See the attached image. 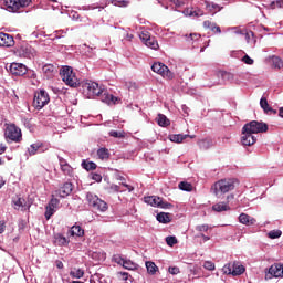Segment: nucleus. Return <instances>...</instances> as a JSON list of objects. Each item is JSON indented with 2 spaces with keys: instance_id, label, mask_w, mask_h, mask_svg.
<instances>
[{
  "instance_id": "obj_27",
  "label": "nucleus",
  "mask_w": 283,
  "mask_h": 283,
  "mask_svg": "<svg viewBox=\"0 0 283 283\" xmlns=\"http://www.w3.org/2000/svg\"><path fill=\"white\" fill-rule=\"evenodd\" d=\"M157 220L161 224H169V222H171V213H169V212H160V213L157 214Z\"/></svg>"
},
{
  "instance_id": "obj_6",
  "label": "nucleus",
  "mask_w": 283,
  "mask_h": 283,
  "mask_svg": "<svg viewBox=\"0 0 283 283\" xmlns=\"http://www.w3.org/2000/svg\"><path fill=\"white\" fill-rule=\"evenodd\" d=\"M14 54L20 59H34V56H36V51L30 44L22 42L14 51Z\"/></svg>"
},
{
  "instance_id": "obj_44",
  "label": "nucleus",
  "mask_w": 283,
  "mask_h": 283,
  "mask_svg": "<svg viewBox=\"0 0 283 283\" xmlns=\"http://www.w3.org/2000/svg\"><path fill=\"white\" fill-rule=\"evenodd\" d=\"M270 240H277V238L282 237V232L280 230H272L268 233Z\"/></svg>"
},
{
  "instance_id": "obj_37",
  "label": "nucleus",
  "mask_w": 283,
  "mask_h": 283,
  "mask_svg": "<svg viewBox=\"0 0 283 283\" xmlns=\"http://www.w3.org/2000/svg\"><path fill=\"white\" fill-rule=\"evenodd\" d=\"M82 167L86 171H94V169H96L97 166H96V163H94V161L83 160L82 161Z\"/></svg>"
},
{
  "instance_id": "obj_25",
  "label": "nucleus",
  "mask_w": 283,
  "mask_h": 283,
  "mask_svg": "<svg viewBox=\"0 0 283 283\" xmlns=\"http://www.w3.org/2000/svg\"><path fill=\"white\" fill-rule=\"evenodd\" d=\"M205 4H206L207 10H209V12H211V14H217L223 8L220 4H217L214 2H209V1H205Z\"/></svg>"
},
{
  "instance_id": "obj_36",
  "label": "nucleus",
  "mask_w": 283,
  "mask_h": 283,
  "mask_svg": "<svg viewBox=\"0 0 283 283\" xmlns=\"http://www.w3.org/2000/svg\"><path fill=\"white\" fill-rule=\"evenodd\" d=\"M97 156L99 160H109V150L107 148H99Z\"/></svg>"
},
{
  "instance_id": "obj_5",
  "label": "nucleus",
  "mask_w": 283,
  "mask_h": 283,
  "mask_svg": "<svg viewBox=\"0 0 283 283\" xmlns=\"http://www.w3.org/2000/svg\"><path fill=\"white\" fill-rule=\"evenodd\" d=\"M243 129L252 134H266V132H269V125L264 122L252 120L247 123Z\"/></svg>"
},
{
  "instance_id": "obj_22",
  "label": "nucleus",
  "mask_w": 283,
  "mask_h": 283,
  "mask_svg": "<svg viewBox=\"0 0 283 283\" xmlns=\"http://www.w3.org/2000/svg\"><path fill=\"white\" fill-rule=\"evenodd\" d=\"M99 96L102 103H106L107 105H116V101H118V97L108 94L107 91H103V93Z\"/></svg>"
},
{
  "instance_id": "obj_26",
  "label": "nucleus",
  "mask_w": 283,
  "mask_h": 283,
  "mask_svg": "<svg viewBox=\"0 0 283 283\" xmlns=\"http://www.w3.org/2000/svg\"><path fill=\"white\" fill-rule=\"evenodd\" d=\"M239 222L241 224H245V226H251V224H255V219L251 218V216L247 214V213H241L239 216Z\"/></svg>"
},
{
  "instance_id": "obj_8",
  "label": "nucleus",
  "mask_w": 283,
  "mask_h": 283,
  "mask_svg": "<svg viewBox=\"0 0 283 283\" xmlns=\"http://www.w3.org/2000/svg\"><path fill=\"white\" fill-rule=\"evenodd\" d=\"M32 0H4V7L8 12H18L22 8H28Z\"/></svg>"
},
{
  "instance_id": "obj_10",
  "label": "nucleus",
  "mask_w": 283,
  "mask_h": 283,
  "mask_svg": "<svg viewBox=\"0 0 283 283\" xmlns=\"http://www.w3.org/2000/svg\"><path fill=\"white\" fill-rule=\"evenodd\" d=\"M144 202H146V205H150V207H158L159 209L174 208V205L163 200V198H160L158 196L145 197Z\"/></svg>"
},
{
  "instance_id": "obj_2",
  "label": "nucleus",
  "mask_w": 283,
  "mask_h": 283,
  "mask_svg": "<svg viewBox=\"0 0 283 283\" xmlns=\"http://www.w3.org/2000/svg\"><path fill=\"white\" fill-rule=\"evenodd\" d=\"M60 76L69 87H78L81 85V81L76 77V73L71 66H63L60 71Z\"/></svg>"
},
{
  "instance_id": "obj_55",
  "label": "nucleus",
  "mask_w": 283,
  "mask_h": 283,
  "mask_svg": "<svg viewBox=\"0 0 283 283\" xmlns=\"http://www.w3.org/2000/svg\"><path fill=\"white\" fill-rule=\"evenodd\" d=\"M189 39H190V41H198L200 39V34L199 33H190Z\"/></svg>"
},
{
  "instance_id": "obj_47",
  "label": "nucleus",
  "mask_w": 283,
  "mask_h": 283,
  "mask_svg": "<svg viewBox=\"0 0 283 283\" xmlns=\"http://www.w3.org/2000/svg\"><path fill=\"white\" fill-rule=\"evenodd\" d=\"M203 269H207V271H216V263L211 261H206L203 263Z\"/></svg>"
},
{
  "instance_id": "obj_32",
  "label": "nucleus",
  "mask_w": 283,
  "mask_h": 283,
  "mask_svg": "<svg viewBox=\"0 0 283 283\" xmlns=\"http://www.w3.org/2000/svg\"><path fill=\"white\" fill-rule=\"evenodd\" d=\"M55 244H57V247H66V244H70V240L63 237V234L57 233L55 234Z\"/></svg>"
},
{
  "instance_id": "obj_49",
  "label": "nucleus",
  "mask_w": 283,
  "mask_h": 283,
  "mask_svg": "<svg viewBox=\"0 0 283 283\" xmlns=\"http://www.w3.org/2000/svg\"><path fill=\"white\" fill-rule=\"evenodd\" d=\"M109 136H112L113 138H123L125 135L118 130H111Z\"/></svg>"
},
{
  "instance_id": "obj_7",
  "label": "nucleus",
  "mask_w": 283,
  "mask_h": 283,
  "mask_svg": "<svg viewBox=\"0 0 283 283\" xmlns=\"http://www.w3.org/2000/svg\"><path fill=\"white\" fill-rule=\"evenodd\" d=\"M50 103V95L48 92L40 90L36 91L33 98V107L35 109H43Z\"/></svg>"
},
{
  "instance_id": "obj_19",
  "label": "nucleus",
  "mask_w": 283,
  "mask_h": 283,
  "mask_svg": "<svg viewBox=\"0 0 283 283\" xmlns=\"http://www.w3.org/2000/svg\"><path fill=\"white\" fill-rule=\"evenodd\" d=\"M269 274L272 275V277H283V264L275 263L271 265Z\"/></svg>"
},
{
  "instance_id": "obj_14",
  "label": "nucleus",
  "mask_w": 283,
  "mask_h": 283,
  "mask_svg": "<svg viewBox=\"0 0 283 283\" xmlns=\"http://www.w3.org/2000/svg\"><path fill=\"white\" fill-rule=\"evenodd\" d=\"M9 71L13 76H24V74H28V66L21 63H11Z\"/></svg>"
},
{
  "instance_id": "obj_16",
  "label": "nucleus",
  "mask_w": 283,
  "mask_h": 283,
  "mask_svg": "<svg viewBox=\"0 0 283 283\" xmlns=\"http://www.w3.org/2000/svg\"><path fill=\"white\" fill-rule=\"evenodd\" d=\"M13 202V209H17V211H29L30 210V203L25 201L24 198L15 197L12 199Z\"/></svg>"
},
{
  "instance_id": "obj_60",
  "label": "nucleus",
  "mask_w": 283,
  "mask_h": 283,
  "mask_svg": "<svg viewBox=\"0 0 283 283\" xmlns=\"http://www.w3.org/2000/svg\"><path fill=\"white\" fill-rule=\"evenodd\" d=\"M111 189H114L115 191H120V186H118V185H113L112 187H111Z\"/></svg>"
},
{
  "instance_id": "obj_3",
  "label": "nucleus",
  "mask_w": 283,
  "mask_h": 283,
  "mask_svg": "<svg viewBox=\"0 0 283 283\" xmlns=\"http://www.w3.org/2000/svg\"><path fill=\"white\" fill-rule=\"evenodd\" d=\"M4 138L7 143H21L23 140L21 128L14 124H6Z\"/></svg>"
},
{
  "instance_id": "obj_56",
  "label": "nucleus",
  "mask_w": 283,
  "mask_h": 283,
  "mask_svg": "<svg viewBox=\"0 0 283 283\" xmlns=\"http://www.w3.org/2000/svg\"><path fill=\"white\" fill-rule=\"evenodd\" d=\"M197 238H202L203 242H209V240H211V237L206 235L205 233L197 234Z\"/></svg>"
},
{
  "instance_id": "obj_62",
  "label": "nucleus",
  "mask_w": 283,
  "mask_h": 283,
  "mask_svg": "<svg viewBox=\"0 0 283 283\" xmlns=\"http://www.w3.org/2000/svg\"><path fill=\"white\" fill-rule=\"evenodd\" d=\"M126 39H127V41H132V39H134V34L127 33Z\"/></svg>"
},
{
  "instance_id": "obj_61",
  "label": "nucleus",
  "mask_w": 283,
  "mask_h": 283,
  "mask_svg": "<svg viewBox=\"0 0 283 283\" xmlns=\"http://www.w3.org/2000/svg\"><path fill=\"white\" fill-rule=\"evenodd\" d=\"M55 264H56V266L59 268V269H63V263L61 262V261H55Z\"/></svg>"
},
{
  "instance_id": "obj_23",
  "label": "nucleus",
  "mask_w": 283,
  "mask_h": 283,
  "mask_svg": "<svg viewBox=\"0 0 283 283\" xmlns=\"http://www.w3.org/2000/svg\"><path fill=\"white\" fill-rule=\"evenodd\" d=\"M87 85V90L88 92L93 95V96H101V94H103L102 87L98 86V83L96 82H90L86 84Z\"/></svg>"
},
{
  "instance_id": "obj_9",
  "label": "nucleus",
  "mask_w": 283,
  "mask_h": 283,
  "mask_svg": "<svg viewBox=\"0 0 283 283\" xmlns=\"http://www.w3.org/2000/svg\"><path fill=\"white\" fill-rule=\"evenodd\" d=\"M222 271L226 275H242L244 271H247V268L244 265L240 264V262H233V263H227L223 268Z\"/></svg>"
},
{
  "instance_id": "obj_40",
  "label": "nucleus",
  "mask_w": 283,
  "mask_h": 283,
  "mask_svg": "<svg viewBox=\"0 0 283 283\" xmlns=\"http://www.w3.org/2000/svg\"><path fill=\"white\" fill-rule=\"evenodd\" d=\"M179 189L181 191H193V186L190 182L181 181L179 182Z\"/></svg>"
},
{
  "instance_id": "obj_35",
  "label": "nucleus",
  "mask_w": 283,
  "mask_h": 283,
  "mask_svg": "<svg viewBox=\"0 0 283 283\" xmlns=\"http://www.w3.org/2000/svg\"><path fill=\"white\" fill-rule=\"evenodd\" d=\"M70 275L75 280H81V277H83L85 275V271H83L82 269L75 268L70 271Z\"/></svg>"
},
{
  "instance_id": "obj_50",
  "label": "nucleus",
  "mask_w": 283,
  "mask_h": 283,
  "mask_svg": "<svg viewBox=\"0 0 283 283\" xmlns=\"http://www.w3.org/2000/svg\"><path fill=\"white\" fill-rule=\"evenodd\" d=\"M59 199H56V198H52L51 200H50V202L48 203V206L49 207H51V208H53V209H56V207H59Z\"/></svg>"
},
{
  "instance_id": "obj_43",
  "label": "nucleus",
  "mask_w": 283,
  "mask_h": 283,
  "mask_svg": "<svg viewBox=\"0 0 283 283\" xmlns=\"http://www.w3.org/2000/svg\"><path fill=\"white\" fill-rule=\"evenodd\" d=\"M272 65L273 67H277V70L282 69L283 66V61L279 56H273L272 57Z\"/></svg>"
},
{
  "instance_id": "obj_13",
  "label": "nucleus",
  "mask_w": 283,
  "mask_h": 283,
  "mask_svg": "<svg viewBox=\"0 0 283 283\" xmlns=\"http://www.w3.org/2000/svg\"><path fill=\"white\" fill-rule=\"evenodd\" d=\"M254 133H251L250 130H244V126L242 128V137L241 143L245 147H251L252 145H255L258 143V138L253 135Z\"/></svg>"
},
{
  "instance_id": "obj_57",
  "label": "nucleus",
  "mask_w": 283,
  "mask_h": 283,
  "mask_svg": "<svg viewBox=\"0 0 283 283\" xmlns=\"http://www.w3.org/2000/svg\"><path fill=\"white\" fill-rule=\"evenodd\" d=\"M7 149H8V146H6V144H0V156L6 154Z\"/></svg>"
},
{
  "instance_id": "obj_42",
  "label": "nucleus",
  "mask_w": 283,
  "mask_h": 283,
  "mask_svg": "<svg viewBox=\"0 0 283 283\" xmlns=\"http://www.w3.org/2000/svg\"><path fill=\"white\" fill-rule=\"evenodd\" d=\"M54 213H56V208H52L51 206L45 207L44 216L46 220H50V218H52Z\"/></svg>"
},
{
  "instance_id": "obj_21",
  "label": "nucleus",
  "mask_w": 283,
  "mask_h": 283,
  "mask_svg": "<svg viewBox=\"0 0 283 283\" xmlns=\"http://www.w3.org/2000/svg\"><path fill=\"white\" fill-rule=\"evenodd\" d=\"M260 106L263 109L264 114H268L271 116V114L275 115L277 114V111L273 109L271 105H269V101H266V97H262L260 99Z\"/></svg>"
},
{
  "instance_id": "obj_39",
  "label": "nucleus",
  "mask_w": 283,
  "mask_h": 283,
  "mask_svg": "<svg viewBox=\"0 0 283 283\" xmlns=\"http://www.w3.org/2000/svg\"><path fill=\"white\" fill-rule=\"evenodd\" d=\"M213 211L221 212V211H229V206L226 203H216L212 206Z\"/></svg>"
},
{
  "instance_id": "obj_17",
  "label": "nucleus",
  "mask_w": 283,
  "mask_h": 283,
  "mask_svg": "<svg viewBox=\"0 0 283 283\" xmlns=\"http://www.w3.org/2000/svg\"><path fill=\"white\" fill-rule=\"evenodd\" d=\"M0 48H14V36L8 33H0Z\"/></svg>"
},
{
  "instance_id": "obj_54",
  "label": "nucleus",
  "mask_w": 283,
  "mask_h": 283,
  "mask_svg": "<svg viewBox=\"0 0 283 283\" xmlns=\"http://www.w3.org/2000/svg\"><path fill=\"white\" fill-rule=\"evenodd\" d=\"M92 180H95V182H101V180H103V176H101V174H93Z\"/></svg>"
},
{
  "instance_id": "obj_1",
  "label": "nucleus",
  "mask_w": 283,
  "mask_h": 283,
  "mask_svg": "<svg viewBox=\"0 0 283 283\" xmlns=\"http://www.w3.org/2000/svg\"><path fill=\"white\" fill-rule=\"evenodd\" d=\"M235 182H238V180L233 178L220 179L216 181L214 185L211 187V191L217 197L229 193V191H233V189H235Z\"/></svg>"
},
{
  "instance_id": "obj_58",
  "label": "nucleus",
  "mask_w": 283,
  "mask_h": 283,
  "mask_svg": "<svg viewBox=\"0 0 283 283\" xmlns=\"http://www.w3.org/2000/svg\"><path fill=\"white\" fill-rule=\"evenodd\" d=\"M123 187H126V189H128L129 192L134 191V187L133 186H129L125 182H122Z\"/></svg>"
},
{
  "instance_id": "obj_28",
  "label": "nucleus",
  "mask_w": 283,
  "mask_h": 283,
  "mask_svg": "<svg viewBox=\"0 0 283 283\" xmlns=\"http://www.w3.org/2000/svg\"><path fill=\"white\" fill-rule=\"evenodd\" d=\"M56 67H54L53 64H45L43 67H42V72L43 74H45V76L48 78H52V76H54V72H55Z\"/></svg>"
},
{
  "instance_id": "obj_4",
  "label": "nucleus",
  "mask_w": 283,
  "mask_h": 283,
  "mask_svg": "<svg viewBox=\"0 0 283 283\" xmlns=\"http://www.w3.org/2000/svg\"><path fill=\"white\" fill-rule=\"evenodd\" d=\"M86 200L93 209L96 211L105 212L109 208L107 206V202L103 201L98 196H96L94 192H87L86 193Z\"/></svg>"
},
{
  "instance_id": "obj_41",
  "label": "nucleus",
  "mask_w": 283,
  "mask_h": 283,
  "mask_svg": "<svg viewBox=\"0 0 283 283\" xmlns=\"http://www.w3.org/2000/svg\"><path fill=\"white\" fill-rule=\"evenodd\" d=\"M195 230L198 233H209V231H211V227H209V224H200L196 226Z\"/></svg>"
},
{
  "instance_id": "obj_63",
  "label": "nucleus",
  "mask_w": 283,
  "mask_h": 283,
  "mask_svg": "<svg viewBox=\"0 0 283 283\" xmlns=\"http://www.w3.org/2000/svg\"><path fill=\"white\" fill-rule=\"evenodd\" d=\"M279 116H280V118H283V107H281V108L279 109Z\"/></svg>"
},
{
  "instance_id": "obj_64",
  "label": "nucleus",
  "mask_w": 283,
  "mask_h": 283,
  "mask_svg": "<svg viewBox=\"0 0 283 283\" xmlns=\"http://www.w3.org/2000/svg\"><path fill=\"white\" fill-rule=\"evenodd\" d=\"M0 165H6V161L1 157H0Z\"/></svg>"
},
{
  "instance_id": "obj_31",
  "label": "nucleus",
  "mask_w": 283,
  "mask_h": 283,
  "mask_svg": "<svg viewBox=\"0 0 283 283\" xmlns=\"http://www.w3.org/2000/svg\"><path fill=\"white\" fill-rule=\"evenodd\" d=\"M118 264L123 263L124 269H128V271H133V269H136V264L132 262L130 260H125L123 258L115 259Z\"/></svg>"
},
{
  "instance_id": "obj_30",
  "label": "nucleus",
  "mask_w": 283,
  "mask_h": 283,
  "mask_svg": "<svg viewBox=\"0 0 283 283\" xmlns=\"http://www.w3.org/2000/svg\"><path fill=\"white\" fill-rule=\"evenodd\" d=\"M187 138H196V135L190 136V135L178 134V135L170 136L171 143H182V140H185Z\"/></svg>"
},
{
  "instance_id": "obj_38",
  "label": "nucleus",
  "mask_w": 283,
  "mask_h": 283,
  "mask_svg": "<svg viewBox=\"0 0 283 283\" xmlns=\"http://www.w3.org/2000/svg\"><path fill=\"white\" fill-rule=\"evenodd\" d=\"M41 147H43V144H41V143L32 144L30 146V148L28 149L29 155L30 156H35V154L39 151V149H41Z\"/></svg>"
},
{
  "instance_id": "obj_18",
  "label": "nucleus",
  "mask_w": 283,
  "mask_h": 283,
  "mask_svg": "<svg viewBox=\"0 0 283 283\" xmlns=\"http://www.w3.org/2000/svg\"><path fill=\"white\" fill-rule=\"evenodd\" d=\"M74 191V185L72 182H65L57 191L56 196H60V198H67L70 193Z\"/></svg>"
},
{
  "instance_id": "obj_34",
  "label": "nucleus",
  "mask_w": 283,
  "mask_h": 283,
  "mask_svg": "<svg viewBox=\"0 0 283 283\" xmlns=\"http://www.w3.org/2000/svg\"><path fill=\"white\" fill-rule=\"evenodd\" d=\"M146 269L149 275H156V273H158V268L156 266V263L151 261H146Z\"/></svg>"
},
{
  "instance_id": "obj_11",
  "label": "nucleus",
  "mask_w": 283,
  "mask_h": 283,
  "mask_svg": "<svg viewBox=\"0 0 283 283\" xmlns=\"http://www.w3.org/2000/svg\"><path fill=\"white\" fill-rule=\"evenodd\" d=\"M153 72L156 74H160V76H164V78H174V73L169 71V67L165 65L164 63L157 62L151 65Z\"/></svg>"
},
{
  "instance_id": "obj_48",
  "label": "nucleus",
  "mask_w": 283,
  "mask_h": 283,
  "mask_svg": "<svg viewBox=\"0 0 283 283\" xmlns=\"http://www.w3.org/2000/svg\"><path fill=\"white\" fill-rule=\"evenodd\" d=\"M270 8L271 10H275V8H283V0L271 2Z\"/></svg>"
},
{
  "instance_id": "obj_29",
  "label": "nucleus",
  "mask_w": 283,
  "mask_h": 283,
  "mask_svg": "<svg viewBox=\"0 0 283 283\" xmlns=\"http://www.w3.org/2000/svg\"><path fill=\"white\" fill-rule=\"evenodd\" d=\"M70 235H76L77 238H82V235H85V230L81 228V226H73L69 230Z\"/></svg>"
},
{
  "instance_id": "obj_51",
  "label": "nucleus",
  "mask_w": 283,
  "mask_h": 283,
  "mask_svg": "<svg viewBox=\"0 0 283 283\" xmlns=\"http://www.w3.org/2000/svg\"><path fill=\"white\" fill-rule=\"evenodd\" d=\"M168 273H170L171 275H178V273H180V268H178V266H170L168 269Z\"/></svg>"
},
{
  "instance_id": "obj_20",
  "label": "nucleus",
  "mask_w": 283,
  "mask_h": 283,
  "mask_svg": "<svg viewBox=\"0 0 283 283\" xmlns=\"http://www.w3.org/2000/svg\"><path fill=\"white\" fill-rule=\"evenodd\" d=\"M203 28L206 30H211V32H213L214 34H222L220 25H218L216 22H212L211 20L203 21Z\"/></svg>"
},
{
  "instance_id": "obj_53",
  "label": "nucleus",
  "mask_w": 283,
  "mask_h": 283,
  "mask_svg": "<svg viewBox=\"0 0 283 283\" xmlns=\"http://www.w3.org/2000/svg\"><path fill=\"white\" fill-rule=\"evenodd\" d=\"M199 147H201V149H209V140L207 139L199 140Z\"/></svg>"
},
{
  "instance_id": "obj_45",
  "label": "nucleus",
  "mask_w": 283,
  "mask_h": 283,
  "mask_svg": "<svg viewBox=\"0 0 283 283\" xmlns=\"http://www.w3.org/2000/svg\"><path fill=\"white\" fill-rule=\"evenodd\" d=\"M113 6H117L118 8H127L129 6V1L125 0H112Z\"/></svg>"
},
{
  "instance_id": "obj_24",
  "label": "nucleus",
  "mask_w": 283,
  "mask_h": 283,
  "mask_svg": "<svg viewBox=\"0 0 283 283\" xmlns=\"http://www.w3.org/2000/svg\"><path fill=\"white\" fill-rule=\"evenodd\" d=\"M184 14L185 17H203L205 11H202V9L199 8H187L184 10Z\"/></svg>"
},
{
  "instance_id": "obj_46",
  "label": "nucleus",
  "mask_w": 283,
  "mask_h": 283,
  "mask_svg": "<svg viewBox=\"0 0 283 283\" xmlns=\"http://www.w3.org/2000/svg\"><path fill=\"white\" fill-rule=\"evenodd\" d=\"M166 243L168 247H174L175 244H178V239L176 237H167L166 238Z\"/></svg>"
},
{
  "instance_id": "obj_59",
  "label": "nucleus",
  "mask_w": 283,
  "mask_h": 283,
  "mask_svg": "<svg viewBox=\"0 0 283 283\" xmlns=\"http://www.w3.org/2000/svg\"><path fill=\"white\" fill-rule=\"evenodd\" d=\"M6 231V223L0 221V234Z\"/></svg>"
},
{
  "instance_id": "obj_15",
  "label": "nucleus",
  "mask_w": 283,
  "mask_h": 283,
  "mask_svg": "<svg viewBox=\"0 0 283 283\" xmlns=\"http://www.w3.org/2000/svg\"><path fill=\"white\" fill-rule=\"evenodd\" d=\"M59 163L61 171L64 174V176H69L70 178H74V168L65 160V158L59 156Z\"/></svg>"
},
{
  "instance_id": "obj_12",
  "label": "nucleus",
  "mask_w": 283,
  "mask_h": 283,
  "mask_svg": "<svg viewBox=\"0 0 283 283\" xmlns=\"http://www.w3.org/2000/svg\"><path fill=\"white\" fill-rule=\"evenodd\" d=\"M139 38L142 39V41H144L147 48H150V50H158V40H156L155 36L149 35V32H142Z\"/></svg>"
},
{
  "instance_id": "obj_33",
  "label": "nucleus",
  "mask_w": 283,
  "mask_h": 283,
  "mask_svg": "<svg viewBox=\"0 0 283 283\" xmlns=\"http://www.w3.org/2000/svg\"><path fill=\"white\" fill-rule=\"evenodd\" d=\"M157 123H158L159 127H169V125H171V122H169L167 116H165L164 114L158 115Z\"/></svg>"
},
{
  "instance_id": "obj_52",
  "label": "nucleus",
  "mask_w": 283,
  "mask_h": 283,
  "mask_svg": "<svg viewBox=\"0 0 283 283\" xmlns=\"http://www.w3.org/2000/svg\"><path fill=\"white\" fill-rule=\"evenodd\" d=\"M242 62L245 63V65H253L254 61L249 55H244L242 57Z\"/></svg>"
}]
</instances>
